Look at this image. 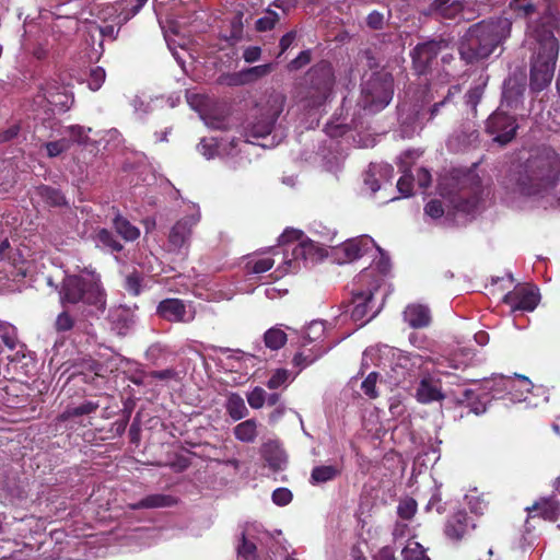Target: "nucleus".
I'll return each mask as SVG.
<instances>
[{
    "label": "nucleus",
    "mask_w": 560,
    "mask_h": 560,
    "mask_svg": "<svg viewBox=\"0 0 560 560\" xmlns=\"http://www.w3.org/2000/svg\"><path fill=\"white\" fill-rule=\"evenodd\" d=\"M247 72L249 74V80L252 83L256 82L257 80L268 75L272 71V65L266 63V65H259L250 68H246Z\"/></svg>",
    "instance_id": "nucleus-58"
},
{
    "label": "nucleus",
    "mask_w": 560,
    "mask_h": 560,
    "mask_svg": "<svg viewBox=\"0 0 560 560\" xmlns=\"http://www.w3.org/2000/svg\"><path fill=\"white\" fill-rule=\"evenodd\" d=\"M384 14L380 11H372L366 16V25L373 31H380L384 27Z\"/></svg>",
    "instance_id": "nucleus-62"
},
{
    "label": "nucleus",
    "mask_w": 560,
    "mask_h": 560,
    "mask_svg": "<svg viewBox=\"0 0 560 560\" xmlns=\"http://www.w3.org/2000/svg\"><path fill=\"white\" fill-rule=\"evenodd\" d=\"M373 302V292L371 290L368 291H358L352 292L351 300V310L350 316L354 322L362 320L363 323H368L371 320L378 311H372Z\"/></svg>",
    "instance_id": "nucleus-19"
},
{
    "label": "nucleus",
    "mask_w": 560,
    "mask_h": 560,
    "mask_svg": "<svg viewBox=\"0 0 560 560\" xmlns=\"http://www.w3.org/2000/svg\"><path fill=\"white\" fill-rule=\"evenodd\" d=\"M279 20H280V16L276 11H273L271 9H267L264 16L259 18L256 21V30L258 32L270 31L276 26V24L279 22Z\"/></svg>",
    "instance_id": "nucleus-42"
},
{
    "label": "nucleus",
    "mask_w": 560,
    "mask_h": 560,
    "mask_svg": "<svg viewBox=\"0 0 560 560\" xmlns=\"http://www.w3.org/2000/svg\"><path fill=\"white\" fill-rule=\"evenodd\" d=\"M275 265V260L272 258H259L256 260H249L246 264V270L248 273H264L270 270Z\"/></svg>",
    "instance_id": "nucleus-45"
},
{
    "label": "nucleus",
    "mask_w": 560,
    "mask_h": 560,
    "mask_svg": "<svg viewBox=\"0 0 560 560\" xmlns=\"http://www.w3.org/2000/svg\"><path fill=\"white\" fill-rule=\"evenodd\" d=\"M479 142V129L476 121L465 120L448 139V145L455 151L476 147Z\"/></svg>",
    "instance_id": "nucleus-18"
},
{
    "label": "nucleus",
    "mask_w": 560,
    "mask_h": 560,
    "mask_svg": "<svg viewBox=\"0 0 560 560\" xmlns=\"http://www.w3.org/2000/svg\"><path fill=\"white\" fill-rule=\"evenodd\" d=\"M512 22L504 16H490L471 24L458 44V54L466 65L490 58L511 36Z\"/></svg>",
    "instance_id": "nucleus-2"
},
{
    "label": "nucleus",
    "mask_w": 560,
    "mask_h": 560,
    "mask_svg": "<svg viewBox=\"0 0 560 560\" xmlns=\"http://www.w3.org/2000/svg\"><path fill=\"white\" fill-rule=\"evenodd\" d=\"M114 218L112 220V225L124 241L133 242L139 238L140 230L133 225L126 217H124L120 211L113 207Z\"/></svg>",
    "instance_id": "nucleus-24"
},
{
    "label": "nucleus",
    "mask_w": 560,
    "mask_h": 560,
    "mask_svg": "<svg viewBox=\"0 0 560 560\" xmlns=\"http://www.w3.org/2000/svg\"><path fill=\"white\" fill-rule=\"evenodd\" d=\"M236 440L243 443H254L258 436V423L256 419H246L233 429Z\"/></svg>",
    "instance_id": "nucleus-33"
},
{
    "label": "nucleus",
    "mask_w": 560,
    "mask_h": 560,
    "mask_svg": "<svg viewBox=\"0 0 560 560\" xmlns=\"http://www.w3.org/2000/svg\"><path fill=\"white\" fill-rule=\"evenodd\" d=\"M402 560H431L427 553L425 549L418 541H410L402 549Z\"/></svg>",
    "instance_id": "nucleus-41"
},
{
    "label": "nucleus",
    "mask_w": 560,
    "mask_h": 560,
    "mask_svg": "<svg viewBox=\"0 0 560 560\" xmlns=\"http://www.w3.org/2000/svg\"><path fill=\"white\" fill-rule=\"evenodd\" d=\"M292 492L287 488H277L272 492V501L279 506H284L292 501Z\"/></svg>",
    "instance_id": "nucleus-61"
},
{
    "label": "nucleus",
    "mask_w": 560,
    "mask_h": 560,
    "mask_svg": "<svg viewBox=\"0 0 560 560\" xmlns=\"http://www.w3.org/2000/svg\"><path fill=\"white\" fill-rule=\"evenodd\" d=\"M176 503V500L170 494L154 493L144 497L136 503H130V510H142V509H159L172 506Z\"/></svg>",
    "instance_id": "nucleus-29"
},
{
    "label": "nucleus",
    "mask_w": 560,
    "mask_h": 560,
    "mask_svg": "<svg viewBox=\"0 0 560 560\" xmlns=\"http://www.w3.org/2000/svg\"><path fill=\"white\" fill-rule=\"evenodd\" d=\"M510 180L528 197L552 190L560 182V153L548 144L532 148L526 159L513 165Z\"/></svg>",
    "instance_id": "nucleus-1"
},
{
    "label": "nucleus",
    "mask_w": 560,
    "mask_h": 560,
    "mask_svg": "<svg viewBox=\"0 0 560 560\" xmlns=\"http://www.w3.org/2000/svg\"><path fill=\"white\" fill-rule=\"evenodd\" d=\"M394 78L390 73H373L362 85L360 104L370 114L383 110L393 100Z\"/></svg>",
    "instance_id": "nucleus-5"
},
{
    "label": "nucleus",
    "mask_w": 560,
    "mask_h": 560,
    "mask_svg": "<svg viewBox=\"0 0 560 560\" xmlns=\"http://www.w3.org/2000/svg\"><path fill=\"white\" fill-rule=\"evenodd\" d=\"M224 408L229 417L233 421H238L246 418L249 413L248 408L245 405L244 398L238 393H229Z\"/></svg>",
    "instance_id": "nucleus-30"
},
{
    "label": "nucleus",
    "mask_w": 560,
    "mask_h": 560,
    "mask_svg": "<svg viewBox=\"0 0 560 560\" xmlns=\"http://www.w3.org/2000/svg\"><path fill=\"white\" fill-rule=\"evenodd\" d=\"M463 363L458 362L455 358H444L436 364V372L441 375L445 376H455L457 377L455 371L460 370L462 372H465L466 365L463 368ZM458 378L463 383H476L477 380L470 378L468 376L459 375Z\"/></svg>",
    "instance_id": "nucleus-34"
},
{
    "label": "nucleus",
    "mask_w": 560,
    "mask_h": 560,
    "mask_svg": "<svg viewBox=\"0 0 560 560\" xmlns=\"http://www.w3.org/2000/svg\"><path fill=\"white\" fill-rule=\"evenodd\" d=\"M518 124L515 116L506 109L498 108L486 120V132L492 137V141L503 148L511 143L517 133Z\"/></svg>",
    "instance_id": "nucleus-8"
},
{
    "label": "nucleus",
    "mask_w": 560,
    "mask_h": 560,
    "mask_svg": "<svg viewBox=\"0 0 560 560\" xmlns=\"http://www.w3.org/2000/svg\"><path fill=\"white\" fill-rule=\"evenodd\" d=\"M377 378L378 373L371 372L361 384V389L371 399H375L378 396L376 390Z\"/></svg>",
    "instance_id": "nucleus-54"
},
{
    "label": "nucleus",
    "mask_w": 560,
    "mask_h": 560,
    "mask_svg": "<svg viewBox=\"0 0 560 560\" xmlns=\"http://www.w3.org/2000/svg\"><path fill=\"white\" fill-rule=\"evenodd\" d=\"M156 315L168 323H190L195 312L188 313L185 302L176 298L162 300L156 306Z\"/></svg>",
    "instance_id": "nucleus-17"
},
{
    "label": "nucleus",
    "mask_w": 560,
    "mask_h": 560,
    "mask_svg": "<svg viewBox=\"0 0 560 560\" xmlns=\"http://www.w3.org/2000/svg\"><path fill=\"white\" fill-rule=\"evenodd\" d=\"M488 77L481 83L471 86L465 94L466 104L476 109L477 105L480 103L485 86L487 85Z\"/></svg>",
    "instance_id": "nucleus-44"
},
{
    "label": "nucleus",
    "mask_w": 560,
    "mask_h": 560,
    "mask_svg": "<svg viewBox=\"0 0 560 560\" xmlns=\"http://www.w3.org/2000/svg\"><path fill=\"white\" fill-rule=\"evenodd\" d=\"M489 401L490 398L485 392L477 395L472 389H465L462 393V397L458 399L460 406L468 408V413L472 412L476 416L486 412Z\"/></svg>",
    "instance_id": "nucleus-26"
},
{
    "label": "nucleus",
    "mask_w": 560,
    "mask_h": 560,
    "mask_svg": "<svg viewBox=\"0 0 560 560\" xmlns=\"http://www.w3.org/2000/svg\"><path fill=\"white\" fill-rule=\"evenodd\" d=\"M559 51H546L536 49L530 65L529 86L534 92L546 89L555 74Z\"/></svg>",
    "instance_id": "nucleus-9"
},
{
    "label": "nucleus",
    "mask_w": 560,
    "mask_h": 560,
    "mask_svg": "<svg viewBox=\"0 0 560 560\" xmlns=\"http://www.w3.org/2000/svg\"><path fill=\"white\" fill-rule=\"evenodd\" d=\"M22 129L21 120H12L0 130V143H7L14 140Z\"/></svg>",
    "instance_id": "nucleus-49"
},
{
    "label": "nucleus",
    "mask_w": 560,
    "mask_h": 560,
    "mask_svg": "<svg viewBox=\"0 0 560 560\" xmlns=\"http://www.w3.org/2000/svg\"><path fill=\"white\" fill-rule=\"evenodd\" d=\"M147 2L148 0H120L122 21L127 22L137 15Z\"/></svg>",
    "instance_id": "nucleus-40"
},
{
    "label": "nucleus",
    "mask_w": 560,
    "mask_h": 560,
    "mask_svg": "<svg viewBox=\"0 0 560 560\" xmlns=\"http://www.w3.org/2000/svg\"><path fill=\"white\" fill-rule=\"evenodd\" d=\"M526 512L528 516L525 521V533L530 534L534 526L530 524V520L540 517L544 521L556 522L560 516V499L558 494L552 493L549 497H542L535 501L532 506H527Z\"/></svg>",
    "instance_id": "nucleus-13"
},
{
    "label": "nucleus",
    "mask_w": 560,
    "mask_h": 560,
    "mask_svg": "<svg viewBox=\"0 0 560 560\" xmlns=\"http://www.w3.org/2000/svg\"><path fill=\"white\" fill-rule=\"evenodd\" d=\"M287 334L278 327L269 328L264 334V342L270 350H279L287 343Z\"/></svg>",
    "instance_id": "nucleus-37"
},
{
    "label": "nucleus",
    "mask_w": 560,
    "mask_h": 560,
    "mask_svg": "<svg viewBox=\"0 0 560 560\" xmlns=\"http://www.w3.org/2000/svg\"><path fill=\"white\" fill-rule=\"evenodd\" d=\"M342 474L341 464L315 466L311 471L310 482L313 486L332 481Z\"/></svg>",
    "instance_id": "nucleus-28"
},
{
    "label": "nucleus",
    "mask_w": 560,
    "mask_h": 560,
    "mask_svg": "<svg viewBox=\"0 0 560 560\" xmlns=\"http://www.w3.org/2000/svg\"><path fill=\"white\" fill-rule=\"evenodd\" d=\"M476 527L472 518L466 511H457L451 515L445 524L444 534L447 538L458 541Z\"/></svg>",
    "instance_id": "nucleus-20"
},
{
    "label": "nucleus",
    "mask_w": 560,
    "mask_h": 560,
    "mask_svg": "<svg viewBox=\"0 0 560 560\" xmlns=\"http://www.w3.org/2000/svg\"><path fill=\"white\" fill-rule=\"evenodd\" d=\"M290 373L285 369H277L266 383L269 389H278L289 380Z\"/></svg>",
    "instance_id": "nucleus-53"
},
{
    "label": "nucleus",
    "mask_w": 560,
    "mask_h": 560,
    "mask_svg": "<svg viewBox=\"0 0 560 560\" xmlns=\"http://www.w3.org/2000/svg\"><path fill=\"white\" fill-rule=\"evenodd\" d=\"M105 78L106 73L102 67L96 66L91 68L88 79V85L90 90L97 91L98 89H101L105 81Z\"/></svg>",
    "instance_id": "nucleus-51"
},
{
    "label": "nucleus",
    "mask_w": 560,
    "mask_h": 560,
    "mask_svg": "<svg viewBox=\"0 0 560 560\" xmlns=\"http://www.w3.org/2000/svg\"><path fill=\"white\" fill-rule=\"evenodd\" d=\"M417 395L419 400L423 402L434 401L442 398L441 392L427 380L421 381Z\"/></svg>",
    "instance_id": "nucleus-39"
},
{
    "label": "nucleus",
    "mask_w": 560,
    "mask_h": 560,
    "mask_svg": "<svg viewBox=\"0 0 560 560\" xmlns=\"http://www.w3.org/2000/svg\"><path fill=\"white\" fill-rule=\"evenodd\" d=\"M197 224V219L187 215L179 219L171 229L167 237L166 248L170 253L180 254L187 252L190 245L192 230Z\"/></svg>",
    "instance_id": "nucleus-12"
},
{
    "label": "nucleus",
    "mask_w": 560,
    "mask_h": 560,
    "mask_svg": "<svg viewBox=\"0 0 560 560\" xmlns=\"http://www.w3.org/2000/svg\"><path fill=\"white\" fill-rule=\"evenodd\" d=\"M448 46L444 38H433L419 43L410 51L412 68L418 75H423L432 70L439 54Z\"/></svg>",
    "instance_id": "nucleus-10"
},
{
    "label": "nucleus",
    "mask_w": 560,
    "mask_h": 560,
    "mask_svg": "<svg viewBox=\"0 0 560 560\" xmlns=\"http://www.w3.org/2000/svg\"><path fill=\"white\" fill-rule=\"evenodd\" d=\"M413 188V176L411 174H404L397 182L398 191L405 196L409 197L412 195Z\"/></svg>",
    "instance_id": "nucleus-60"
},
{
    "label": "nucleus",
    "mask_w": 560,
    "mask_h": 560,
    "mask_svg": "<svg viewBox=\"0 0 560 560\" xmlns=\"http://www.w3.org/2000/svg\"><path fill=\"white\" fill-rule=\"evenodd\" d=\"M285 104V96L280 92H272L268 95L266 104L258 107L257 114L245 127V137L248 142L266 138L275 127V124Z\"/></svg>",
    "instance_id": "nucleus-4"
},
{
    "label": "nucleus",
    "mask_w": 560,
    "mask_h": 560,
    "mask_svg": "<svg viewBox=\"0 0 560 560\" xmlns=\"http://www.w3.org/2000/svg\"><path fill=\"white\" fill-rule=\"evenodd\" d=\"M323 354V350H318L316 353L312 352L311 354H304L302 352L295 353L293 357L292 363L294 366L299 368V370H303L306 366L313 364L320 355Z\"/></svg>",
    "instance_id": "nucleus-52"
},
{
    "label": "nucleus",
    "mask_w": 560,
    "mask_h": 560,
    "mask_svg": "<svg viewBox=\"0 0 560 560\" xmlns=\"http://www.w3.org/2000/svg\"><path fill=\"white\" fill-rule=\"evenodd\" d=\"M517 384L525 392H529L532 383L528 377L523 375H517L516 378L504 375L483 378L480 383L479 389L485 392L490 400L492 398H502L504 395H510L513 398L517 397L516 394H513V390H516Z\"/></svg>",
    "instance_id": "nucleus-11"
},
{
    "label": "nucleus",
    "mask_w": 560,
    "mask_h": 560,
    "mask_svg": "<svg viewBox=\"0 0 560 560\" xmlns=\"http://www.w3.org/2000/svg\"><path fill=\"white\" fill-rule=\"evenodd\" d=\"M264 458L268 463V466L273 470H278L282 468L283 457L281 452L271 453L269 446H265L264 448Z\"/></svg>",
    "instance_id": "nucleus-57"
},
{
    "label": "nucleus",
    "mask_w": 560,
    "mask_h": 560,
    "mask_svg": "<svg viewBox=\"0 0 560 560\" xmlns=\"http://www.w3.org/2000/svg\"><path fill=\"white\" fill-rule=\"evenodd\" d=\"M257 547L254 542L246 539L245 534H242V544L237 547V553L243 560H257Z\"/></svg>",
    "instance_id": "nucleus-48"
},
{
    "label": "nucleus",
    "mask_w": 560,
    "mask_h": 560,
    "mask_svg": "<svg viewBox=\"0 0 560 560\" xmlns=\"http://www.w3.org/2000/svg\"><path fill=\"white\" fill-rule=\"evenodd\" d=\"M374 241L369 236L350 238L335 248L339 264H347L360 259L371 250Z\"/></svg>",
    "instance_id": "nucleus-16"
},
{
    "label": "nucleus",
    "mask_w": 560,
    "mask_h": 560,
    "mask_svg": "<svg viewBox=\"0 0 560 560\" xmlns=\"http://www.w3.org/2000/svg\"><path fill=\"white\" fill-rule=\"evenodd\" d=\"M463 0H433L422 14L431 18L454 20L463 12Z\"/></svg>",
    "instance_id": "nucleus-22"
},
{
    "label": "nucleus",
    "mask_w": 560,
    "mask_h": 560,
    "mask_svg": "<svg viewBox=\"0 0 560 560\" xmlns=\"http://www.w3.org/2000/svg\"><path fill=\"white\" fill-rule=\"evenodd\" d=\"M325 331L323 322H312L306 328L305 335L303 336V346L318 340Z\"/></svg>",
    "instance_id": "nucleus-46"
},
{
    "label": "nucleus",
    "mask_w": 560,
    "mask_h": 560,
    "mask_svg": "<svg viewBox=\"0 0 560 560\" xmlns=\"http://www.w3.org/2000/svg\"><path fill=\"white\" fill-rule=\"evenodd\" d=\"M445 510L446 509L442 501V495H441L440 491L438 489H435L425 505V511L427 512L435 511L439 514H443L445 512Z\"/></svg>",
    "instance_id": "nucleus-56"
},
{
    "label": "nucleus",
    "mask_w": 560,
    "mask_h": 560,
    "mask_svg": "<svg viewBox=\"0 0 560 560\" xmlns=\"http://www.w3.org/2000/svg\"><path fill=\"white\" fill-rule=\"evenodd\" d=\"M47 92L49 94L50 113H54L56 109L59 112L70 109L73 97L65 86L58 84L57 81H47Z\"/></svg>",
    "instance_id": "nucleus-23"
},
{
    "label": "nucleus",
    "mask_w": 560,
    "mask_h": 560,
    "mask_svg": "<svg viewBox=\"0 0 560 560\" xmlns=\"http://www.w3.org/2000/svg\"><path fill=\"white\" fill-rule=\"evenodd\" d=\"M417 512V502L412 498H407L399 502L397 506V514L400 518L409 521Z\"/></svg>",
    "instance_id": "nucleus-47"
},
{
    "label": "nucleus",
    "mask_w": 560,
    "mask_h": 560,
    "mask_svg": "<svg viewBox=\"0 0 560 560\" xmlns=\"http://www.w3.org/2000/svg\"><path fill=\"white\" fill-rule=\"evenodd\" d=\"M509 8L520 19H529L537 12L534 0H510Z\"/></svg>",
    "instance_id": "nucleus-36"
},
{
    "label": "nucleus",
    "mask_w": 560,
    "mask_h": 560,
    "mask_svg": "<svg viewBox=\"0 0 560 560\" xmlns=\"http://www.w3.org/2000/svg\"><path fill=\"white\" fill-rule=\"evenodd\" d=\"M481 200V189L479 184H475L469 189H460L457 194H455L451 203L453 208L462 213L471 214L476 211L479 202Z\"/></svg>",
    "instance_id": "nucleus-21"
},
{
    "label": "nucleus",
    "mask_w": 560,
    "mask_h": 560,
    "mask_svg": "<svg viewBox=\"0 0 560 560\" xmlns=\"http://www.w3.org/2000/svg\"><path fill=\"white\" fill-rule=\"evenodd\" d=\"M47 155L49 158H56L60 155L62 152L67 151L69 145L67 140L61 139L57 141H50L45 144Z\"/></svg>",
    "instance_id": "nucleus-59"
},
{
    "label": "nucleus",
    "mask_w": 560,
    "mask_h": 560,
    "mask_svg": "<svg viewBox=\"0 0 560 560\" xmlns=\"http://www.w3.org/2000/svg\"><path fill=\"white\" fill-rule=\"evenodd\" d=\"M350 130V128L348 127V125H345V124H337V122H334V121H330L328 124H326L325 126V132L327 133V136H329L330 138H339V137H342L343 135H346L348 131Z\"/></svg>",
    "instance_id": "nucleus-63"
},
{
    "label": "nucleus",
    "mask_w": 560,
    "mask_h": 560,
    "mask_svg": "<svg viewBox=\"0 0 560 560\" xmlns=\"http://www.w3.org/2000/svg\"><path fill=\"white\" fill-rule=\"evenodd\" d=\"M35 197L39 198L47 207H63L67 205L65 195L60 189L49 185H39L34 189Z\"/></svg>",
    "instance_id": "nucleus-27"
},
{
    "label": "nucleus",
    "mask_w": 560,
    "mask_h": 560,
    "mask_svg": "<svg viewBox=\"0 0 560 560\" xmlns=\"http://www.w3.org/2000/svg\"><path fill=\"white\" fill-rule=\"evenodd\" d=\"M30 107L33 113H50L49 94L47 92V81L43 85H40L38 92L34 95L32 102L30 103Z\"/></svg>",
    "instance_id": "nucleus-38"
},
{
    "label": "nucleus",
    "mask_w": 560,
    "mask_h": 560,
    "mask_svg": "<svg viewBox=\"0 0 560 560\" xmlns=\"http://www.w3.org/2000/svg\"><path fill=\"white\" fill-rule=\"evenodd\" d=\"M61 306L89 305L103 311L106 306V293L102 287L98 275L91 272L90 277L82 275H68L60 282L58 289Z\"/></svg>",
    "instance_id": "nucleus-3"
},
{
    "label": "nucleus",
    "mask_w": 560,
    "mask_h": 560,
    "mask_svg": "<svg viewBox=\"0 0 560 560\" xmlns=\"http://www.w3.org/2000/svg\"><path fill=\"white\" fill-rule=\"evenodd\" d=\"M560 25V12L556 5L549 4L542 14L534 22L528 24L532 36L538 44L536 49L546 51H559V40L555 36V31Z\"/></svg>",
    "instance_id": "nucleus-7"
},
{
    "label": "nucleus",
    "mask_w": 560,
    "mask_h": 560,
    "mask_svg": "<svg viewBox=\"0 0 560 560\" xmlns=\"http://www.w3.org/2000/svg\"><path fill=\"white\" fill-rule=\"evenodd\" d=\"M424 212L433 219L441 218L444 214L442 201L438 199L430 200L424 207Z\"/></svg>",
    "instance_id": "nucleus-64"
},
{
    "label": "nucleus",
    "mask_w": 560,
    "mask_h": 560,
    "mask_svg": "<svg viewBox=\"0 0 560 560\" xmlns=\"http://www.w3.org/2000/svg\"><path fill=\"white\" fill-rule=\"evenodd\" d=\"M94 241L97 247L112 254L124 250V245L119 242L117 236L106 228H101L95 231Z\"/></svg>",
    "instance_id": "nucleus-31"
},
{
    "label": "nucleus",
    "mask_w": 560,
    "mask_h": 560,
    "mask_svg": "<svg viewBox=\"0 0 560 560\" xmlns=\"http://www.w3.org/2000/svg\"><path fill=\"white\" fill-rule=\"evenodd\" d=\"M526 78L523 74L510 75L504 80L500 108L517 110L523 106Z\"/></svg>",
    "instance_id": "nucleus-15"
},
{
    "label": "nucleus",
    "mask_w": 560,
    "mask_h": 560,
    "mask_svg": "<svg viewBox=\"0 0 560 560\" xmlns=\"http://www.w3.org/2000/svg\"><path fill=\"white\" fill-rule=\"evenodd\" d=\"M540 295L535 287L517 284L509 291L502 302L512 311L532 312L539 303Z\"/></svg>",
    "instance_id": "nucleus-14"
},
{
    "label": "nucleus",
    "mask_w": 560,
    "mask_h": 560,
    "mask_svg": "<svg viewBox=\"0 0 560 560\" xmlns=\"http://www.w3.org/2000/svg\"><path fill=\"white\" fill-rule=\"evenodd\" d=\"M246 399L250 408L260 409L266 402V390L260 386H255L253 390L246 395Z\"/></svg>",
    "instance_id": "nucleus-50"
},
{
    "label": "nucleus",
    "mask_w": 560,
    "mask_h": 560,
    "mask_svg": "<svg viewBox=\"0 0 560 560\" xmlns=\"http://www.w3.org/2000/svg\"><path fill=\"white\" fill-rule=\"evenodd\" d=\"M98 408V402L92 400L84 401L79 406H68L60 415H58L57 421L66 422L73 418L88 416L95 412Z\"/></svg>",
    "instance_id": "nucleus-32"
},
{
    "label": "nucleus",
    "mask_w": 560,
    "mask_h": 560,
    "mask_svg": "<svg viewBox=\"0 0 560 560\" xmlns=\"http://www.w3.org/2000/svg\"><path fill=\"white\" fill-rule=\"evenodd\" d=\"M335 74L329 61L320 60L305 75L306 95L310 105L322 106L332 91Z\"/></svg>",
    "instance_id": "nucleus-6"
},
{
    "label": "nucleus",
    "mask_w": 560,
    "mask_h": 560,
    "mask_svg": "<svg viewBox=\"0 0 560 560\" xmlns=\"http://www.w3.org/2000/svg\"><path fill=\"white\" fill-rule=\"evenodd\" d=\"M77 323L75 316L71 313L69 306H62V311L57 315L54 322V329L57 334L71 331Z\"/></svg>",
    "instance_id": "nucleus-35"
},
{
    "label": "nucleus",
    "mask_w": 560,
    "mask_h": 560,
    "mask_svg": "<svg viewBox=\"0 0 560 560\" xmlns=\"http://www.w3.org/2000/svg\"><path fill=\"white\" fill-rule=\"evenodd\" d=\"M142 281L141 273L135 270L126 276L124 288L129 294L138 296L142 291Z\"/></svg>",
    "instance_id": "nucleus-43"
},
{
    "label": "nucleus",
    "mask_w": 560,
    "mask_h": 560,
    "mask_svg": "<svg viewBox=\"0 0 560 560\" xmlns=\"http://www.w3.org/2000/svg\"><path fill=\"white\" fill-rule=\"evenodd\" d=\"M404 319L412 328H424L431 323V313L429 307L424 305L412 304L406 307L404 312Z\"/></svg>",
    "instance_id": "nucleus-25"
},
{
    "label": "nucleus",
    "mask_w": 560,
    "mask_h": 560,
    "mask_svg": "<svg viewBox=\"0 0 560 560\" xmlns=\"http://www.w3.org/2000/svg\"><path fill=\"white\" fill-rule=\"evenodd\" d=\"M312 60V52L310 49L301 51L296 58L291 60L287 68L289 71H298L307 66Z\"/></svg>",
    "instance_id": "nucleus-55"
}]
</instances>
